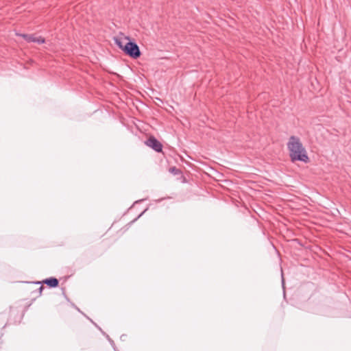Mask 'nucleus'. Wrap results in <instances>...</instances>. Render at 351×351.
Returning <instances> with one entry per match:
<instances>
[{"instance_id":"f257e3e1","label":"nucleus","mask_w":351,"mask_h":351,"mask_svg":"<svg viewBox=\"0 0 351 351\" xmlns=\"http://www.w3.org/2000/svg\"><path fill=\"white\" fill-rule=\"evenodd\" d=\"M287 147L291 161L298 160L306 163L309 161L306 151L298 137L291 136L287 143Z\"/></svg>"},{"instance_id":"f03ea898","label":"nucleus","mask_w":351,"mask_h":351,"mask_svg":"<svg viewBox=\"0 0 351 351\" xmlns=\"http://www.w3.org/2000/svg\"><path fill=\"white\" fill-rule=\"evenodd\" d=\"M124 40H128L123 47V52L130 58L136 59L141 55L139 47L133 41L130 40L129 37H125Z\"/></svg>"},{"instance_id":"7ed1b4c3","label":"nucleus","mask_w":351,"mask_h":351,"mask_svg":"<svg viewBox=\"0 0 351 351\" xmlns=\"http://www.w3.org/2000/svg\"><path fill=\"white\" fill-rule=\"evenodd\" d=\"M145 145L157 152H162V145L154 136H150L145 142Z\"/></svg>"},{"instance_id":"20e7f679","label":"nucleus","mask_w":351,"mask_h":351,"mask_svg":"<svg viewBox=\"0 0 351 351\" xmlns=\"http://www.w3.org/2000/svg\"><path fill=\"white\" fill-rule=\"evenodd\" d=\"M27 42L28 43H36L38 44H43L45 42L44 38L41 36H36L34 34H21Z\"/></svg>"},{"instance_id":"39448f33","label":"nucleus","mask_w":351,"mask_h":351,"mask_svg":"<svg viewBox=\"0 0 351 351\" xmlns=\"http://www.w3.org/2000/svg\"><path fill=\"white\" fill-rule=\"evenodd\" d=\"M43 282L51 288L58 287L59 283L58 280L53 277L45 279Z\"/></svg>"},{"instance_id":"423d86ee","label":"nucleus","mask_w":351,"mask_h":351,"mask_svg":"<svg viewBox=\"0 0 351 351\" xmlns=\"http://www.w3.org/2000/svg\"><path fill=\"white\" fill-rule=\"evenodd\" d=\"M114 43L119 47V49H121L123 51V47L125 44L123 43V41L119 38H114Z\"/></svg>"},{"instance_id":"0eeeda50","label":"nucleus","mask_w":351,"mask_h":351,"mask_svg":"<svg viewBox=\"0 0 351 351\" xmlns=\"http://www.w3.org/2000/svg\"><path fill=\"white\" fill-rule=\"evenodd\" d=\"M169 171L174 175H178L180 173V170L176 168V167H171L169 169Z\"/></svg>"},{"instance_id":"6e6552de","label":"nucleus","mask_w":351,"mask_h":351,"mask_svg":"<svg viewBox=\"0 0 351 351\" xmlns=\"http://www.w3.org/2000/svg\"><path fill=\"white\" fill-rule=\"evenodd\" d=\"M43 289H44V287L43 286L40 287L39 291H40V293H41V291H43Z\"/></svg>"}]
</instances>
